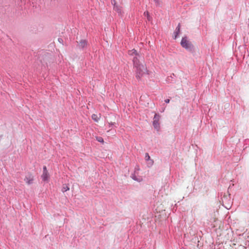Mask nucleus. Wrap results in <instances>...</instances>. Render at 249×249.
Returning a JSON list of instances; mask_svg holds the SVG:
<instances>
[{"label":"nucleus","instance_id":"obj_1","mask_svg":"<svg viewBox=\"0 0 249 249\" xmlns=\"http://www.w3.org/2000/svg\"><path fill=\"white\" fill-rule=\"evenodd\" d=\"M128 54L130 55H135L133 59L134 66L136 68V77L138 79L141 78L146 71V68L144 62H140L138 57L140 55L138 54L137 51L135 49L128 51Z\"/></svg>","mask_w":249,"mask_h":249},{"label":"nucleus","instance_id":"obj_2","mask_svg":"<svg viewBox=\"0 0 249 249\" xmlns=\"http://www.w3.org/2000/svg\"><path fill=\"white\" fill-rule=\"evenodd\" d=\"M180 44L181 46L186 50H191L192 49V44L187 40L186 37L182 38Z\"/></svg>","mask_w":249,"mask_h":249},{"label":"nucleus","instance_id":"obj_3","mask_svg":"<svg viewBox=\"0 0 249 249\" xmlns=\"http://www.w3.org/2000/svg\"><path fill=\"white\" fill-rule=\"evenodd\" d=\"M160 119V116L159 114H155L153 124L156 129H158L160 127L159 121Z\"/></svg>","mask_w":249,"mask_h":249},{"label":"nucleus","instance_id":"obj_4","mask_svg":"<svg viewBox=\"0 0 249 249\" xmlns=\"http://www.w3.org/2000/svg\"><path fill=\"white\" fill-rule=\"evenodd\" d=\"M43 174L41 176V178L44 181H48L49 178V175L47 170V168L44 166L43 168Z\"/></svg>","mask_w":249,"mask_h":249},{"label":"nucleus","instance_id":"obj_5","mask_svg":"<svg viewBox=\"0 0 249 249\" xmlns=\"http://www.w3.org/2000/svg\"><path fill=\"white\" fill-rule=\"evenodd\" d=\"M34 180V177L31 174H28L24 179L25 181L28 184H30L32 183L33 181Z\"/></svg>","mask_w":249,"mask_h":249},{"label":"nucleus","instance_id":"obj_6","mask_svg":"<svg viewBox=\"0 0 249 249\" xmlns=\"http://www.w3.org/2000/svg\"><path fill=\"white\" fill-rule=\"evenodd\" d=\"M145 160L148 162V164L150 166L152 165L154 163V161L153 160L151 159L150 157L149 154L146 153L145 155Z\"/></svg>","mask_w":249,"mask_h":249},{"label":"nucleus","instance_id":"obj_7","mask_svg":"<svg viewBox=\"0 0 249 249\" xmlns=\"http://www.w3.org/2000/svg\"><path fill=\"white\" fill-rule=\"evenodd\" d=\"M87 45V41L86 40H81L80 41L78 44L79 47L84 48Z\"/></svg>","mask_w":249,"mask_h":249},{"label":"nucleus","instance_id":"obj_8","mask_svg":"<svg viewBox=\"0 0 249 249\" xmlns=\"http://www.w3.org/2000/svg\"><path fill=\"white\" fill-rule=\"evenodd\" d=\"M180 23H179L178 25V27L176 28V31H175V37L174 38L176 39L178 35L179 34V32H180Z\"/></svg>","mask_w":249,"mask_h":249},{"label":"nucleus","instance_id":"obj_9","mask_svg":"<svg viewBox=\"0 0 249 249\" xmlns=\"http://www.w3.org/2000/svg\"><path fill=\"white\" fill-rule=\"evenodd\" d=\"M113 9L119 13H121L122 12V8L117 5H115L113 7Z\"/></svg>","mask_w":249,"mask_h":249},{"label":"nucleus","instance_id":"obj_10","mask_svg":"<svg viewBox=\"0 0 249 249\" xmlns=\"http://www.w3.org/2000/svg\"><path fill=\"white\" fill-rule=\"evenodd\" d=\"M70 188L67 184H64L62 189V191L63 192H65L68 190H69Z\"/></svg>","mask_w":249,"mask_h":249},{"label":"nucleus","instance_id":"obj_11","mask_svg":"<svg viewBox=\"0 0 249 249\" xmlns=\"http://www.w3.org/2000/svg\"><path fill=\"white\" fill-rule=\"evenodd\" d=\"M92 119L94 120L95 122H97L99 121V118L96 114H93L91 116Z\"/></svg>","mask_w":249,"mask_h":249},{"label":"nucleus","instance_id":"obj_12","mask_svg":"<svg viewBox=\"0 0 249 249\" xmlns=\"http://www.w3.org/2000/svg\"><path fill=\"white\" fill-rule=\"evenodd\" d=\"M96 140H97L99 142H102V143H103V142H104V140H103V139L102 137H97V138H96Z\"/></svg>","mask_w":249,"mask_h":249},{"label":"nucleus","instance_id":"obj_13","mask_svg":"<svg viewBox=\"0 0 249 249\" xmlns=\"http://www.w3.org/2000/svg\"><path fill=\"white\" fill-rule=\"evenodd\" d=\"M111 4L114 5V6L117 5L116 0H111Z\"/></svg>","mask_w":249,"mask_h":249},{"label":"nucleus","instance_id":"obj_14","mask_svg":"<svg viewBox=\"0 0 249 249\" xmlns=\"http://www.w3.org/2000/svg\"><path fill=\"white\" fill-rule=\"evenodd\" d=\"M144 15H146L147 16V18H148V19H149V13L148 12H144Z\"/></svg>","mask_w":249,"mask_h":249},{"label":"nucleus","instance_id":"obj_15","mask_svg":"<svg viewBox=\"0 0 249 249\" xmlns=\"http://www.w3.org/2000/svg\"><path fill=\"white\" fill-rule=\"evenodd\" d=\"M169 102H170V100H169V99H166V100H165V102L166 103H169Z\"/></svg>","mask_w":249,"mask_h":249},{"label":"nucleus","instance_id":"obj_16","mask_svg":"<svg viewBox=\"0 0 249 249\" xmlns=\"http://www.w3.org/2000/svg\"><path fill=\"white\" fill-rule=\"evenodd\" d=\"M227 199V196H224V197H223V202H224V200H226V199Z\"/></svg>","mask_w":249,"mask_h":249},{"label":"nucleus","instance_id":"obj_17","mask_svg":"<svg viewBox=\"0 0 249 249\" xmlns=\"http://www.w3.org/2000/svg\"><path fill=\"white\" fill-rule=\"evenodd\" d=\"M154 1L157 3H159V0H154Z\"/></svg>","mask_w":249,"mask_h":249}]
</instances>
